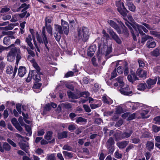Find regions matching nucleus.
<instances>
[{"instance_id":"f257e3e1","label":"nucleus","mask_w":160,"mask_h":160,"mask_svg":"<svg viewBox=\"0 0 160 160\" xmlns=\"http://www.w3.org/2000/svg\"><path fill=\"white\" fill-rule=\"evenodd\" d=\"M108 22L112 27L115 29L118 34H123L125 37H128L129 35L128 30L121 21H120V26H119L114 21L112 20H108Z\"/></svg>"},{"instance_id":"f03ea898","label":"nucleus","mask_w":160,"mask_h":160,"mask_svg":"<svg viewBox=\"0 0 160 160\" xmlns=\"http://www.w3.org/2000/svg\"><path fill=\"white\" fill-rule=\"evenodd\" d=\"M37 34L36 38L38 41L40 43H44L45 47L47 50L49 51V45L48 44L49 41L46 34L45 27H43L42 28L41 37H40L38 32H37Z\"/></svg>"},{"instance_id":"7ed1b4c3","label":"nucleus","mask_w":160,"mask_h":160,"mask_svg":"<svg viewBox=\"0 0 160 160\" xmlns=\"http://www.w3.org/2000/svg\"><path fill=\"white\" fill-rule=\"evenodd\" d=\"M89 30L88 28L83 27L78 31V38L84 42L87 41L89 38Z\"/></svg>"},{"instance_id":"20e7f679","label":"nucleus","mask_w":160,"mask_h":160,"mask_svg":"<svg viewBox=\"0 0 160 160\" xmlns=\"http://www.w3.org/2000/svg\"><path fill=\"white\" fill-rule=\"evenodd\" d=\"M98 49L97 53L98 60L101 59V57L102 55L106 53L107 46L105 45L104 43L103 42L102 43H98Z\"/></svg>"},{"instance_id":"39448f33","label":"nucleus","mask_w":160,"mask_h":160,"mask_svg":"<svg viewBox=\"0 0 160 160\" xmlns=\"http://www.w3.org/2000/svg\"><path fill=\"white\" fill-rule=\"evenodd\" d=\"M117 9L120 13L124 17H126L128 11L125 8L123 2H119L117 4Z\"/></svg>"},{"instance_id":"423d86ee","label":"nucleus","mask_w":160,"mask_h":160,"mask_svg":"<svg viewBox=\"0 0 160 160\" xmlns=\"http://www.w3.org/2000/svg\"><path fill=\"white\" fill-rule=\"evenodd\" d=\"M110 35L112 39L114 40L118 44H120L122 41L119 37L118 35L112 30H110L108 32Z\"/></svg>"},{"instance_id":"0eeeda50","label":"nucleus","mask_w":160,"mask_h":160,"mask_svg":"<svg viewBox=\"0 0 160 160\" xmlns=\"http://www.w3.org/2000/svg\"><path fill=\"white\" fill-rule=\"evenodd\" d=\"M11 149L10 145L6 142H4L2 145L0 142V151L2 152H4V150L6 151H9Z\"/></svg>"},{"instance_id":"6e6552de","label":"nucleus","mask_w":160,"mask_h":160,"mask_svg":"<svg viewBox=\"0 0 160 160\" xmlns=\"http://www.w3.org/2000/svg\"><path fill=\"white\" fill-rule=\"evenodd\" d=\"M17 70L18 68L15 66L14 69V71H13V67L11 66L10 65L7 67L6 72L7 74H10L13 73L12 76L14 78L15 75Z\"/></svg>"},{"instance_id":"1a4fd4ad","label":"nucleus","mask_w":160,"mask_h":160,"mask_svg":"<svg viewBox=\"0 0 160 160\" xmlns=\"http://www.w3.org/2000/svg\"><path fill=\"white\" fill-rule=\"evenodd\" d=\"M61 25L63 28V31L66 35H68L69 32V27L68 23L63 20H61Z\"/></svg>"},{"instance_id":"9d476101","label":"nucleus","mask_w":160,"mask_h":160,"mask_svg":"<svg viewBox=\"0 0 160 160\" xmlns=\"http://www.w3.org/2000/svg\"><path fill=\"white\" fill-rule=\"evenodd\" d=\"M25 142V141L21 140L18 142V145L21 148L25 151L26 152H27L29 147V144L28 143H25L23 142Z\"/></svg>"},{"instance_id":"9b49d317","label":"nucleus","mask_w":160,"mask_h":160,"mask_svg":"<svg viewBox=\"0 0 160 160\" xmlns=\"http://www.w3.org/2000/svg\"><path fill=\"white\" fill-rule=\"evenodd\" d=\"M119 90L120 92L122 94L126 95H130L132 93V91L128 92L129 88L128 86H127L124 88H121Z\"/></svg>"},{"instance_id":"f8f14e48","label":"nucleus","mask_w":160,"mask_h":160,"mask_svg":"<svg viewBox=\"0 0 160 160\" xmlns=\"http://www.w3.org/2000/svg\"><path fill=\"white\" fill-rule=\"evenodd\" d=\"M128 80L132 83H133L134 81L139 79L137 77L135 72L132 73L131 74L128 75L127 77Z\"/></svg>"},{"instance_id":"ddd939ff","label":"nucleus","mask_w":160,"mask_h":160,"mask_svg":"<svg viewBox=\"0 0 160 160\" xmlns=\"http://www.w3.org/2000/svg\"><path fill=\"white\" fill-rule=\"evenodd\" d=\"M96 48L95 45L90 46L88 50V56L92 57V56L96 50Z\"/></svg>"},{"instance_id":"4468645a","label":"nucleus","mask_w":160,"mask_h":160,"mask_svg":"<svg viewBox=\"0 0 160 160\" xmlns=\"http://www.w3.org/2000/svg\"><path fill=\"white\" fill-rule=\"evenodd\" d=\"M136 73L140 77L143 79L146 78L147 72L145 70H143L141 68L138 69L137 70Z\"/></svg>"},{"instance_id":"2eb2a0df","label":"nucleus","mask_w":160,"mask_h":160,"mask_svg":"<svg viewBox=\"0 0 160 160\" xmlns=\"http://www.w3.org/2000/svg\"><path fill=\"white\" fill-rule=\"evenodd\" d=\"M68 97L73 99H77L80 98L79 91L75 93L71 91H68Z\"/></svg>"},{"instance_id":"dca6fc26","label":"nucleus","mask_w":160,"mask_h":160,"mask_svg":"<svg viewBox=\"0 0 160 160\" xmlns=\"http://www.w3.org/2000/svg\"><path fill=\"white\" fill-rule=\"evenodd\" d=\"M32 40V36L31 35H28V37L26 38L25 41L27 42L30 48L32 50L34 49V47L33 46L32 43L31 42Z\"/></svg>"},{"instance_id":"f3484780","label":"nucleus","mask_w":160,"mask_h":160,"mask_svg":"<svg viewBox=\"0 0 160 160\" xmlns=\"http://www.w3.org/2000/svg\"><path fill=\"white\" fill-rule=\"evenodd\" d=\"M26 69L25 67L20 66L18 68V74L21 77H23L26 73Z\"/></svg>"},{"instance_id":"a211bd4d","label":"nucleus","mask_w":160,"mask_h":160,"mask_svg":"<svg viewBox=\"0 0 160 160\" xmlns=\"http://www.w3.org/2000/svg\"><path fill=\"white\" fill-rule=\"evenodd\" d=\"M157 79V78H155L154 79L149 78L148 80L146 82L148 84L147 88H150L152 86L156 84Z\"/></svg>"},{"instance_id":"6ab92c4d","label":"nucleus","mask_w":160,"mask_h":160,"mask_svg":"<svg viewBox=\"0 0 160 160\" xmlns=\"http://www.w3.org/2000/svg\"><path fill=\"white\" fill-rule=\"evenodd\" d=\"M133 28L134 29V30H133L132 29L130 31V32L132 33L134 40L135 41H136L137 39L136 38V36L138 37L139 35L138 33L139 28H137L135 26V27H134V28Z\"/></svg>"},{"instance_id":"aec40b11","label":"nucleus","mask_w":160,"mask_h":160,"mask_svg":"<svg viewBox=\"0 0 160 160\" xmlns=\"http://www.w3.org/2000/svg\"><path fill=\"white\" fill-rule=\"evenodd\" d=\"M129 141H122L118 142L117 145L119 148H124L128 144Z\"/></svg>"},{"instance_id":"412c9836","label":"nucleus","mask_w":160,"mask_h":160,"mask_svg":"<svg viewBox=\"0 0 160 160\" xmlns=\"http://www.w3.org/2000/svg\"><path fill=\"white\" fill-rule=\"evenodd\" d=\"M115 142L113 138L110 137L106 143V146L108 148H111L112 146L114 144Z\"/></svg>"},{"instance_id":"4be33fe9","label":"nucleus","mask_w":160,"mask_h":160,"mask_svg":"<svg viewBox=\"0 0 160 160\" xmlns=\"http://www.w3.org/2000/svg\"><path fill=\"white\" fill-rule=\"evenodd\" d=\"M133 132L132 130H130L127 132L122 133V139L128 138L130 137Z\"/></svg>"},{"instance_id":"5701e85b","label":"nucleus","mask_w":160,"mask_h":160,"mask_svg":"<svg viewBox=\"0 0 160 160\" xmlns=\"http://www.w3.org/2000/svg\"><path fill=\"white\" fill-rule=\"evenodd\" d=\"M78 70L76 68L73 69L72 71H69L67 72L65 74L64 77L65 78H68L72 77L74 76V73L77 72Z\"/></svg>"},{"instance_id":"b1692460","label":"nucleus","mask_w":160,"mask_h":160,"mask_svg":"<svg viewBox=\"0 0 160 160\" xmlns=\"http://www.w3.org/2000/svg\"><path fill=\"white\" fill-rule=\"evenodd\" d=\"M113 136L115 138L116 140H118L122 139V133L120 131H118L114 133Z\"/></svg>"},{"instance_id":"393cba45","label":"nucleus","mask_w":160,"mask_h":160,"mask_svg":"<svg viewBox=\"0 0 160 160\" xmlns=\"http://www.w3.org/2000/svg\"><path fill=\"white\" fill-rule=\"evenodd\" d=\"M57 137L59 139L67 138L68 137V132L66 131H63L62 132L58 133Z\"/></svg>"},{"instance_id":"a878e982","label":"nucleus","mask_w":160,"mask_h":160,"mask_svg":"<svg viewBox=\"0 0 160 160\" xmlns=\"http://www.w3.org/2000/svg\"><path fill=\"white\" fill-rule=\"evenodd\" d=\"M152 39L148 40L147 42V45L149 48H154L156 46V43Z\"/></svg>"},{"instance_id":"bb28decb","label":"nucleus","mask_w":160,"mask_h":160,"mask_svg":"<svg viewBox=\"0 0 160 160\" xmlns=\"http://www.w3.org/2000/svg\"><path fill=\"white\" fill-rule=\"evenodd\" d=\"M55 28L57 33H59L60 34H62L63 33V31L62 30V27L58 25H55Z\"/></svg>"},{"instance_id":"cd10ccee","label":"nucleus","mask_w":160,"mask_h":160,"mask_svg":"<svg viewBox=\"0 0 160 160\" xmlns=\"http://www.w3.org/2000/svg\"><path fill=\"white\" fill-rule=\"evenodd\" d=\"M154 146L153 142L150 141H148L146 144V147L149 151H151L153 149Z\"/></svg>"},{"instance_id":"c85d7f7f","label":"nucleus","mask_w":160,"mask_h":160,"mask_svg":"<svg viewBox=\"0 0 160 160\" xmlns=\"http://www.w3.org/2000/svg\"><path fill=\"white\" fill-rule=\"evenodd\" d=\"M150 39H153L152 37L146 35L143 36L141 38V42L142 43H144L147 40H150Z\"/></svg>"},{"instance_id":"c756f323","label":"nucleus","mask_w":160,"mask_h":160,"mask_svg":"<svg viewBox=\"0 0 160 160\" xmlns=\"http://www.w3.org/2000/svg\"><path fill=\"white\" fill-rule=\"evenodd\" d=\"M14 47H14H11V48H13L11 49V50L9 53L10 54H13L16 56V53L20 52V50L19 49H17V48ZM10 48H11V47Z\"/></svg>"},{"instance_id":"7c9ffc66","label":"nucleus","mask_w":160,"mask_h":160,"mask_svg":"<svg viewBox=\"0 0 160 160\" xmlns=\"http://www.w3.org/2000/svg\"><path fill=\"white\" fill-rule=\"evenodd\" d=\"M147 87V85L145 83H140L137 86V89L139 90L144 91Z\"/></svg>"},{"instance_id":"2f4dec72","label":"nucleus","mask_w":160,"mask_h":160,"mask_svg":"<svg viewBox=\"0 0 160 160\" xmlns=\"http://www.w3.org/2000/svg\"><path fill=\"white\" fill-rule=\"evenodd\" d=\"M62 153L63 154L65 158L67 159H71L72 157V153H71L67 151H63L62 152Z\"/></svg>"},{"instance_id":"473e14b6","label":"nucleus","mask_w":160,"mask_h":160,"mask_svg":"<svg viewBox=\"0 0 160 160\" xmlns=\"http://www.w3.org/2000/svg\"><path fill=\"white\" fill-rule=\"evenodd\" d=\"M114 80H115L119 84V86L121 88H122L124 86V83L123 81V78L122 77H119Z\"/></svg>"},{"instance_id":"72a5a7b5","label":"nucleus","mask_w":160,"mask_h":160,"mask_svg":"<svg viewBox=\"0 0 160 160\" xmlns=\"http://www.w3.org/2000/svg\"><path fill=\"white\" fill-rule=\"evenodd\" d=\"M30 72L32 78L34 80L35 79V78L36 77V76H37L39 73H41V74L42 75V74L41 72H38L36 70H33L32 71H31Z\"/></svg>"},{"instance_id":"f704fd0d","label":"nucleus","mask_w":160,"mask_h":160,"mask_svg":"<svg viewBox=\"0 0 160 160\" xmlns=\"http://www.w3.org/2000/svg\"><path fill=\"white\" fill-rule=\"evenodd\" d=\"M127 4L128 7L130 11L133 12L135 11L136 7L133 3L128 2Z\"/></svg>"},{"instance_id":"c9c22d12","label":"nucleus","mask_w":160,"mask_h":160,"mask_svg":"<svg viewBox=\"0 0 160 160\" xmlns=\"http://www.w3.org/2000/svg\"><path fill=\"white\" fill-rule=\"evenodd\" d=\"M3 42L4 44L7 46L9 45L11 43L10 37L9 36H7L4 37Z\"/></svg>"},{"instance_id":"e433bc0d","label":"nucleus","mask_w":160,"mask_h":160,"mask_svg":"<svg viewBox=\"0 0 160 160\" xmlns=\"http://www.w3.org/2000/svg\"><path fill=\"white\" fill-rule=\"evenodd\" d=\"M52 133V132L51 131H48L46 134L45 136V138L48 140H50L51 138Z\"/></svg>"},{"instance_id":"4c0bfd02","label":"nucleus","mask_w":160,"mask_h":160,"mask_svg":"<svg viewBox=\"0 0 160 160\" xmlns=\"http://www.w3.org/2000/svg\"><path fill=\"white\" fill-rule=\"evenodd\" d=\"M36 81L33 86L34 91L36 92H38L35 89L39 88L42 85V84Z\"/></svg>"},{"instance_id":"58836bf2","label":"nucleus","mask_w":160,"mask_h":160,"mask_svg":"<svg viewBox=\"0 0 160 160\" xmlns=\"http://www.w3.org/2000/svg\"><path fill=\"white\" fill-rule=\"evenodd\" d=\"M87 122V119L82 117L78 118L76 120V122L77 123H81L82 122Z\"/></svg>"},{"instance_id":"ea45409f","label":"nucleus","mask_w":160,"mask_h":160,"mask_svg":"<svg viewBox=\"0 0 160 160\" xmlns=\"http://www.w3.org/2000/svg\"><path fill=\"white\" fill-rule=\"evenodd\" d=\"M25 127L26 130L28 132V133L27 135L29 136H31L32 134V131L30 126L27 124L25 125Z\"/></svg>"},{"instance_id":"a19ab883","label":"nucleus","mask_w":160,"mask_h":160,"mask_svg":"<svg viewBox=\"0 0 160 160\" xmlns=\"http://www.w3.org/2000/svg\"><path fill=\"white\" fill-rule=\"evenodd\" d=\"M79 96H80V97H82L86 98L89 96V93L88 92L85 91L80 92L79 91Z\"/></svg>"},{"instance_id":"79ce46f5","label":"nucleus","mask_w":160,"mask_h":160,"mask_svg":"<svg viewBox=\"0 0 160 160\" xmlns=\"http://www.w3.org/2000/svg\"><path fill=\"white\" fill-rule=\"evenodd\" d=\"M47 29V31L48 33L50 34L51 36L52 35V28L50 25L45 26H44Z\"/></svg>"},{"instance_id":"37998d69","label":"nucleus","mask_w":160,"mask_h":160,"mask_svg":"<svg viewBox=\"0 0 160 160\" xmlns=\"http://www.w3.org/2000/svg\"><path fill=\"white\" fill-rule=\"evenodd\" d=\"M124 112L123 108L122 107L120 106H118L116 108L115 112L116 114H120L123 113Z\"/></svg>"},{"instance_id":"c03bdc74","label":"nucleus","mask_w":160,"mask_h":160,"mask_svg":"<svg viewBox=\"0 0 160 160\" xmlns=\"http://www.w3.org/2000/svg\"><path fill=\"white\" fill-rule=\"evenodd\" d=\"M15 55L12 54H10L8 53L7 55L8 61L10 62H12L14 60L15 58Z\"/></svg>"},{"instance_id":"a18cd8bd","label":"nucleus","mask_w":160,"mask_h":160,"mask_svg":"<svg viewBox=\"0 0 160 160\" xmlns=\"http://www.w3.org/2000/svg\"><path fill=\"white\" fill-rule=\"evenodd\" d=\"M160 52V49L157 48L152 52L151 54L152 56L157 57L159 55Z\"/></svg>"},{"instance_id":"49530a36","label":"nucleus","mask_w":160,"mask_h":160,"mask_svg":"<svg viewBox=\"0 0 160 160\" xmlns=\"http://www.w3.org/2000/svg\"><path fill=\"white\" fill-rule=\"evenodd\" d=\"M32 50L30 48H29L28 49L27 52L30 55L28 56L27 58L28 59L31 56L32 57H35V53L34 52L32 51Z\"/></svg>"},{"instance_id":"de8ad7c7","label":"nucleus","mask_w":160,"mask_h":160,"mask_svg":"<svg viewBox=\"0 0 160 160\" xmlns=\"http://www.w3.org/2000/svg\"><path fill=\"white\" fill-rule=\"evenodd\" d=\"M130 140L132 141V142L134 144H137L139 143L140 142V140L138 138H134L132 137H131Z\"/></svg>"},{"instance_id":"09e8293b","label":"nucleus","mask_w":160,"mask_h":160,"mask_svg":"<svg viewBox=\"0 0 160 160\" xmlns=\"http://www.w3.org/2000/svg\"><path fill=\"white\" fill-rule=\"evenodd\" d=\"M150 33L151 34L154 35L155 37L160 38V34L158 32L153 30H151L150 31Z\"/></svg>"},{"instance_id":"8fccbe9b","label":"nucleus","mask_w":160,"mask_h":160,"mask_svg":"<svg viewBox=\"0 0 160 160\" xmlns=\"http://www.w3.org/2000/svg\"><path fill=\"white\" fill-rule=\"evenodd\" d=\"M29 6L30 5L29 4L27 5L25 3H23L17 9L16 11L19 12L20 11L21 9L22 8H26L28 7V8L29 7Z\"/></svg>"},{"instance_id":"3c124183","label":"nucleus","mask_w":160,"mask_h":160,"mask_svg":"<svg viewBox=\"0 0 160 160\" xmlns=\"http://www.w3.org/2000/svg\"><path fill=\"white\" fill-rule=\"evenodd\" d=\"M148 111L147 110H144L141 113L140 115L142 118H147L148 117H145V115L148 113Z\"/></svg>"},{"instance_id":"603ef678","label":"nucleus","mask_w":160,"mask_h":160,"mask_svg":"<svg viewBox=\"0 0 160 160\" xmlns=\"http://www.w3.org/2000/svg\"><path fill=\"white\" fill-rule=\"evenodd\" d=\"M62 107H64L66 108L70 109L71 108V105L68 102H64L60 104Z\"/></svg>"},{"instance_id":"864d4df0","label":"nucleus","mask_w":160,"mask_h":160,"mask_svg":"<svg viewBox=\"0 0 160 160\" xmlns=\"http://www.w3.org/2000/svg\"><path fill=\"white\" fill-rule=\"evenodd\" d=\"M152 130L155 132H157L160 131V126L158 127L156 125H153L152 126Z\"/></svg>"},{"instance_id":"5fc2aeb1","label":"nucleus","mask_w":160,"mask_h":160,"mask_svg":"<svg viewBox=\"0 0 160 160\" xmlns=\"http://www.w3.org/2000/svg\"><path fill=\"white\" fill-rule=\"evenodd\" d=\"M14 44H12L7 47H4L3 46L0 45V53H1V52H2L4 50L6 49L10 48H11L12 47H14Z\"/></svg>"},{"instance_id":"6e6d98bb","label":"nucleus","mask_w":160,"mask_h":160,"mask_svg":"<svg viewBox=\"0 0 160 160\" xmlns=\"http://www.w3.org/2000/svg\"><path fill=\"white\" fill-rule=\"evenodd\" d=\"M68 129L69 131L72 132L76 129V125L74 124H70L68 127Z\"/></svg>"},{"instance_id":"4d7b16f0","label":"nucleus","mask_w":160,"mask_h":160,"mask_svg":"<svg viewBox=\"0 0 160 160\" xmlns=\"http://www.w3.org/2000/svg\"><path fill=\"white\" fill-rule=\"evenodd\" d=\"M125 23V24L128 27L130 31L132 29V27L133 28H134V27H135V26L134 25L128 22H126Z\"/></svg>"},{"instance_id":"13d9d810","label":"nucleus","mask_w":160,"mask_h":160,"mask_svg":"<svg viewBox=\"0 0 160 160\" xmlns=\"http://www.w3.org/2000/svg\"><path fill=\"white\" fill-rule=\"evenodd\" d=\"M61 34L58 35V33L57 32H55L54 33V36L55 37V39L58 41H59L60 39L61 38Z\"/></svg>"},{"instance_id":"bf43d9fd","label":"nucleus","mask_w":160,"mask_h":160,"mask_svg":"<svg viewBox=\"0 0 160 160\" xmlns=\"http://www.w3.org/2000/svg\"><path fill=\"white\" fill-rule=\"evenodd\" d=\"M62 149L70 151H72V148L71 147L68 145H65L63 146Z\"/></svg>"},{"instance_id":"052dcab7","label":"nucleus","mask_w":160,"mask_h":160,"mask_svg":"<svg viewBox=\"0 0 160 160\" xmlns=\"http://www.w3.org/2000/svg\"><path fill=\"white\" fill-rule=\"evenodd\" d=\"M153 120L155 121V123L156 124H160V116H157L154 118Z\"/></svg>"},{"instance_id":"680f3d73","label":"nucleus","mask_w":160,"mask_h":160,"mask_svg":"<svg viewBox=\"0 0 160 160\" xmlns=\"http://www.w3.org/2000/svg\"><path fill=\"white\" fill-rule=\"evenodd\" d=\"M51 108L50 103H48L46 104L45 108L44 111H49Z\"/></svg>"},{"instance_id":"e2e57ef3","label":"nucleus","mask_w":160,"mask_h":160,"mask_svg":"<svg viewBox=\"0 0 160 160\" xmlns=\"http://www.w3.org/2000/svg\"><path fill=\"white\" fill-rule=\"evenodd\" d=\"M136 116V114L135 113H133L131 114H129L128 118L127 119V120L129 121L135 118Z\"/></svg>"},{"instance_id":"0e129e2a","label":"nucleus","mask_w":160,"mask_h":160,"mask_svg":"<svg viewBox=\"0 0 160 160\" xmlns=\"http://www.w3.org/2000/svg\"><path fill=\"white\" fill-rule=\"evenodd\" d=\"M20 52L18 53L16 56V63L18 65L19 62L21 58V57L20 55Z\"/></svg>"},{"instance_id":"69168bd1","label":"nucleus","mask_w":160,"mask_h":160,"mask_svg":"<svg viewBox=\"0 0 160 160\" xmlns=\"http://www.w3.org/2000/svg\"><path fill=\"white\" fill-rule=\"evenodd\" d=\"M90 105L92 109H94L100 107L101 105L99 103H98L97 104H90Z\"/></svg>"},{"instance_id":"338daca9","label":"nucleus","mask_w":160,"mask_h":160,"mask_svg":"<svg viewBox=\"0 0 160 160\" xmlns=\"http://www.w3.org/2000/svg\"><path fill=\"white\" fill-rule=\"evenodd\" d=\"M102 101L104 103L110 104L111 102L105 96H103L102 97Z\"/></svg>"},{"instance_id":"774afa93","label":"nucleus","mask_w":160,"mask_h":160,"mask_svg":"<svg viewBox=\"0 0 160 160\" xmlns=\"http://www.w3.org/2000/svg\"><path fill=\"white\" fill-rule=\"evenodd\" d=\"M48 160H56L54 154H51L47 157Z\"/></svg>"}]
</instances>
